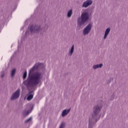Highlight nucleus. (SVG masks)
Wrapping results in <instances>:
<instances>
[{"label":"nucleus","instance_id":"f257e3e1","mask_svg":"<svg viewBox=\"0 0 128 128\" xmlns=\"http://www.w3.org/2000/svg\"><path fill=\"white\" fill-rule=\"evenodd\" d=\"M40 66H42L44 69V66L42 63L37 62L29 70L28 78L26 80L23 82L24 84L27 88H34V86L39 84L42 82L44 75L42 72H36Z\"/></svg>","mask_w":128,"mask_h":128},{"label":"nucleus","instance_id":"f03ea898","mask_svg":"<svg viewBox=\"0 0 128 128\" xmlns=\"http://www.w3.org/2000/svg\"><path fill=\"white\" fill-rule=\"evenodd\" d=\"M102 106H104V102L100 101L94 107L92 116L89 118L88 128H94L98 121L100 120L101 116L100 110L102 108Z\"/></svg>","mask_w":128,"mask_h":128},{"label":"nucleus","instance_id":"7ed1b4c3","mask_svg":"<svg viewBox=\"0 0 128 128\" xmlns=\"http://www.w3.org/2000/svg\"><path fill=\"white\" fill-rule=\"evenodd\" d=\"M90 20V14L88 12H83L81 14L80 17L77 19V26H84L85 22Z\"/></svg>","mask_w":128,"mask_h":128},{"label":"nucleus","instance_id":"20e7f679","mask_svg":"<svg viewBox=\"0 0 128 128\" xmlns=\"http://www.w3.org/2000/svg\"><path fill=\"white\" fill-rule=\"evenodd\" d=\"M30 31L32 34L34 32L35 34H43L46 32V28L42 27L40 25H32L30 27Z\"/></svg>","mask_w":128,"mask_h":128},{"label":"nucleus","instance_id":"39448f33","mask_svg":"<svg viewBox=\"0 0 128 128\" xmlns=\"http://www.w3.org/2000/svg\"><path fill=\"white\" fill-rule=\"evenodd\" d=\"M92 24H88V26H86L84 28L82 31V34L84 36H86L90 34V30H92Z\"/></svg>","mask_w":128,"mask_h":128},{"label":"nucleus","instance_id":"423d86ee","mask_svg":"<svg viewBox=\"0 0 128 128\" xmlns=\"http://www.w3.org/2000/svg\"><path fill=\"white\" fill-rule=\"evenodd\" d=\"M20 89H18L11 96V98H10L11 100H16V98H20Z\"/></svg>","mask_w":128,"mask_h":128},{"label":"nucleus","instance_id":"0eeeda50","mask_svg":"<svg viewBox=\"0 0 128 128\" xmlns=\"http://www.w3.org/2000/svg\"><path fill=\"white\" fill-rule=\"evenodd\" d=\"M92 0H86L83 3L82 8H88L90 6H92Z\"/></svg>","mask_w":128,"mask_h":128},{"label":"nucleus","instance_id":"6e6552de","mask_svg":"<svg viewBox=\"0 0 128 128\" xmlns=\"http://www.w3.org/2000/svg\"><path fill=\"white\" fill-rule=\"evenodd\" d=\"M34 90L29 92L28 94V97L26 98L27 100H32L34 98Z\"/></svg>","mask_w":128,"mask_h":128},{"label":"nucleus","instance_id":"1a4fd4ad","mask_svg":"<svg viewBox=\"0 0 128 128\" xmlns=\"http://www.w3.org/2000/svg\"><path fill=\"white\" fill-rule=\"evenodd\" d=\"M70 108L64 110L62 113V118L66 116H68L70 113Z\"/></svg>","mask_w":128,"mask_h":128},{"label":"nucleus","instance_id":"9d476101","mask_svg":"<svg viewBox=\"0 0 128 128\" xmlns=\"http://www.w3.org/2000/svg\"><path fill=\"white\" fill-rule=\"evenodd\" d=\"M110 28H108L106 29L105 32H104V40H106V38H108V34H110Z\"/></svg>","mask_w":128,"mask_h":128},{"label":"nucleus","instance_id":"9b49d317","mask_svg":"<svg viewBox=\"0 0 128 128\" xmlns=\"http://www.w3.org/2000/svg\"><path fill=\"white\" fill-rule=\"evenodd\" d=\"M104 64H97L94 65L92 66L93 70H96L98 68H102V66Z\"/></svg>","mask_w":128,"mask_h":128},{"label":"nucleus","instance_id":"f8f14e48","mask_svg":"<svg viewBox=\"0 0 128 128\" xmlns=\"http://www.w3.org/2000/svg\"><path fill=\"white\" fill-rule=\"evenodd\" d=\"M74 45L73 44L70 48V50L68 51L69 56H72L74 54Z\"/></svg>","mask_w":128,"mask_h":128},{"label":"nucleus","instance_id":"ddd939ff","mask_svg":"<svg viewBox=\"0 0 128 128\" xmlns=\"http://www.w3.org/2000/svg\"><path fill=\"white\" fill-rule=\"evenodd\" d=\"M72 16V10H70L69 11H68L67 14V16L68 18H71Z\"/></svg>","mask_w":128,"mask_h":128},{"label":"nucleus","instance_id":"4468645a","mask_svg":"<svg viewBox=\"0 0 128 128\" xmlns=\"http://www.w3.org/2000/svg\"><path fill=\"white\" fill-rule=\"evenodd\" d=\"M16 68L12 70L11 71V74H10V76L12 78H14V74H16Z\"/></svg>","mask_w":128,"mask_h":128},{"label":"nucleus","instance_id":"2eb2a0df","mask_svg":"<svg viewBox=\"0 0 128 128\" xmlns=\"http://www.w3.org/2000/svg\"><path fill=\"white\" fill-rule=\"evenodd\" d=\"M32 120V118L30 117L29 118L27 119L25 122V124H28V122H30Z\"/></svg>","mask_w":128,"mask_h":128},{"label":"nucleus","instance_id":"dca6fc26","mask_svg":"<svg viewBox=\"0 0 128 128\" xmlns=\"http://www.w3.org/2000/svg\"><path fill=\"white\" fill-rule=\"evenodd\" d=\"M32 107L31 108V110L30 111H27L26 112H24V114H25L26 116H28V114H30V112H32Z\"/></svg>","mask_w":128,"mask_h":128},{"label":"nucleus","instance_id":"f3484780","mask_svg":"<svg viewBox=\"0 0 128 128\" xmlns=\"http://www.w3.org/2000/svg\"><path fill=\"white\" fill-rule=\"evenodd\" d=\"M64 126H66V124H64V122H62L59 128H64Z\"/></svg>","mask_w":128,"mask_h":128},{"label":"nucleus","instance_id":"a211bd4d","mask_svg":"<svg viewBox=\"0 0 128 128\" xmlns=\"http://www.w3.org/2000/svg\"><path fill=\"white\" fill-rule=\"evenodd\" d=\"M26 76H27V72H25L23 74V80H26Z\"/></svg>","mask_w":128,"mask_h":128},{"label":"nucleus","instance_id":"6ab92c4d","mask_svg":"<svg viewBox=\"0 0 128 128\" xmlns=\"http://www.w3.org/2000/svg\"><path fill=\"white\" fill-rule=\"evenodd\" d=\"M114 96L112 95L111 96V100H114Z\"/></svg>","mask_w":128,"mask_h":128},{"label":"nucleus","instance_id":"aec40b11","mask_svg":"<svg viewBox=\"0 0 128 128\" xmlns=\"http://www.w3.org/2000/svg\"><path fill=\"white\" fill-rule=\"evenodd\" d=\"M4 74H2L1 76V78H4Z\"/></svg>","mask_w":128,"mask_h":128}]
</instances>
